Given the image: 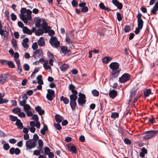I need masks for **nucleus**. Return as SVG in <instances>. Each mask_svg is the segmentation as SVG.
I'll use <instances>...</instances> for the list:
<instances>
[{"label": "nucleus", "instance_id": "f257e3e1", "mask_svg": "<svg viewBox=\"0 0 158 158\" xmlns=\"http://www.w3.org/2000/svg\"><path fill=\"white\" fill-rule=\"evenodd\" d=\"M20 19L25 23L27 24L28 21H30L32 19L31 15L32 11L29 9L27 10L25 8H22L20 10Z\"/></svg>", "mask_w": 158, "mask_h": 158}, {"label": "nucleus", "instance_id": "f03ea898", "mask_svg": "<svg viewBox=\"0 0 158 158\" xmlns=\"http://www.w3.org/2000/svg\"><path fill=\"white\" fill-rule=\"evenodd\" d=\"M119 65L116 62L111 63L109 65L110 68L111 69V75L110 79L113 80V78H115L118 77L121 70L119 69Z\"/></svg>", "mask_w": 158, "mask_h": 158}, {"label": "nucleus", "instance_id": "7ed1b4c3", "mask_svg": "<svg viewBox=\"0 0 158 158\" xmlns=\"http://www.w3.org/2000/svg\"><path fill=\"white\" fill-rule=\"evenodd\" d=\"M158 131H145L144 134H145L143 136V138L146 140L151 139L155 137L157 135Z\"/></svg>", "mask_w": 158, "mask_h": 158}, {"label": "nucleus", "instance_id": "20e7f679", "mask_svg": "<svg viewBox=\"0 0 158 158\" xmlns=\"http://www.w3.org/2000/svg\"><path fill=\"white\" fill-rule=\"evenodd\" d=\"M130 77L131 75L130 74L127 73H124L119 78V81L122 83H124L129 81Z\"/></svg>", "mask_w": 158, "mask_h": 158}, {"label": "nucleus", "instance_id": "39448f33", "mask_svg": "<svg viewBox=\"0 0 158 158\" xmlns=\"http://www.w3.org/2000/svg\"><path fill=\"white\" fill-rule=\"evenodd\" d=\"M57 40V38L56 36H54L51 38L49 42L52 47L57 48L60 46V42Z\"/></svg>", "mask_w": 158, "mask_h": 158}, {"label": "nucleus", "instance_id": "423d86ee", "mask_svg": "<svg viewBox=\"0 0 158 158\" xmlns=\"http://www.w3.org/2000/svg\"><path fill=\"white\" fill-rule=\"evenodd\" d=\"M26 145L27 148L31 149L36 146V142L30 139L26 141Z\"/></svg>", "mask_w": 158, "mask_h": 158}, {"label": "nucleus", "instance_id": "0eeeda50", "mask_svg": "<svg viewBox=\"0 0 158 158\" xmlns=\"http://www.w3.org/2000/svg\"><path fill=\"white\" fill-rule=\"evenodd\" d=\"M142 15L141 14L139 13L137 14V26L138 27L143 28V21L142 19Z\"/></svg>", "mask_w": 158, "mask_h": 158}, {"label": "nucleus", "instance_id": "6e6552de", "mask_svg": "<svg viewBox=\"0 0 158 158\" xmlns=\"http://www.w3.org/2000/svg\"><path fill=\"white\" fill-rule=\"evenodd\" d=\"M47 92L46 98L48 100L51 101L52 100L53 98L55 97V92L54 90L51 89H48Z\"/></svg>", "mask_w": 158, "mask_h": 158}, {"label": "nucleus", "instance_id": "1a4fd4ad", "mask_svg": "<svg viewBox=\"0 0 158 158\" xmlns=\"http://www.w3.org/2000/svg\"><path fill=\"white\" fill-rule=\"evenodd\" d=\"M9 118L11 121H16L15 123V124L17 126L18 128L19 129L20 128V119H18L16 116H13L11 115L9 116Z\"/></svg>", "mask_w": 158, "mask_h": 158}, {"label": "nucleus", "instance_id": "9d476101", "mask_svg": "<svg viewBox=\"0 0 158 158\" xmlns=\"http://www.w3.org/2000/svg\"><path fill=\"white\" fill-rule=\"evenodd\" d=\"M60 51L65 56H68L71 53L70 50H68L67 47L64 46L61 47Z\"/></svg>", "mask_w": 158, "mask_h": 158}, {"label": "nucleus", "instance_id": "9b49d317", "mask_svg": "<svg viewBox=\"0 0 158 158\" xmlns=\"http://www.w3.org/2000/svg\"><path fill=\"white\" fill-rule=\"evenodd\" d=\"M43 54L42 50L41 49H37L34 52L33 56L36 59V57L38 58L40 56H42Z\"/></svg>", "mask_w": 158, "mask_h": 158}, {"label": "nucleus", "instance_id": "f8f14e48", "mask_svg": "<svg viewBox=\"0 0 158 158\" xmlns=\"http://www.w3.org/2000/svg\"><path fill=\"white\" fill-rule=\"evenodd\" d=\"M69 90L71 91L73 94L72 95H77V92L75 90V87L74 85L72 84H69Z\"/></svg>", "mask_w": 158, "mask_h": 158}, {"label": "nucleus", "instance_id": "ddd939ff", "mask_svg": "<svg viewBox=\"0 0 158 158\" xmlns=\"http://www.w3.org/2000/svg\"><path fill=\"white\" fill-rule=\"evenodd\" d=\"M9 152L11 155L15 154L16 155H18L20 153V150L18 148L15 149L14 148H12L10 149Z\"/></svg>", "mask_w": 158, "mask_h": 158}, {"label": "nucleus", "instance_id": "4468645a", "mask_svg": "<svg viewBox=\"0 0 158 158\" xmlns=\"http://www.w3.org/2000/svg\"><path fill=\"white\" fill-rule=\"evenodd\" d=\"M109 96L112 99H114L117 95V92L115 89L111 90L109 93Z\"/></svg>", "mask_w": 158, "mask_h": 158}, {"label": "nucleus", "instance_id": "2eb2a0df", "mask_svg": "<svg viewBox=\"0 0 158 158\" xmlns=\"http://www.w3.org/2000/svg\"><path fill=\"white\" fill-rule=\"evenodd\" d=\"M8 75L5 74L0 76V83H3L8 78Z\"/></svg>", "mask_w": 158, "mask_h": 158}, {"label": "nucleus", "instance_id": "dca6fc26", "mask_svg": "<svg viewBox=\"0 0 158 158\" xmlns=\"http://www.w3.org/2000/svg\"><path fill=\"white\" fill-rule=\"evenodd\" d=\"M35 110L40 115H42L44 114V110L42 109L39 106H37L35 107Z\"/></svg>", "mask_w": 158, "mask_h": 158}, {"label": "nucleus", "instance_id": "f3484780", "mask_svg": "<svg viewBox=\"0 0 158 158\" xmlns=\"http://www.w3.org/2000/svg\"><path fill=\"white\" fill-rule=\"evenodd\" d=\"M47 25L48 24L47 23L44 22H43L42 26L43 29L44 30L45 33L48 32L47 28H48L49 30L50 28V26H48Z\"/></svg>", "mask_w": 158, "mask_h": 158}, {"label": "nucleus", "instance_id": "a211bd4d", "mask_svg": "<svg viewBox=\"0 0 158 158\" xmlns=\"http://www.w3.org/2000/svg\"><path fill=\"white\" fill-rule=\"evenodd\" d=\"M158 10V2H157L155 4L153 9L151 10V12L152 13L155 15L157 11Z\"/></svg>", "mask_w": 158, "mask_h": 158}, {"label": "nucleus", "instance_id": "6ab92c4d", "mask_svg": "<svg viewBox=\"0 0 158 158\" xmlns=\"http://www.w3.org/2000/svg\"><path fill=\"white\" fill-rule=\"evenodd\" d=\"M55 119L57 123H60L62 122L63 118L59 114H56L55 116Z\"/></svg>", "mask_w": 158, "mask_h": 158}, {"label": "nucleus", "instance_id": "aec40b11", "mask_svg": "<svg viewBox=\"0 0 158 158\" xmlns=\"http://www.w3.org/2000/svg\"><path fill=\"white\" fill-rule=\"evenodd\" d=\"M112 59V57L110 56H105L102 59V61L105 64L108 63Z\"/></svg>", "mask_w": 158, "mask_h": 158}, {"label": "nucleus", "instance_id": "412c9836", "mask_svg": "<svg viewBox=\"0 0 158 158\" xmlns=\"http://www.w3.org/2000/svg\"><path fill=\"white\" fill-rule=\"evenodd\" d=\"M11 42L12 46L15 50V51H17L18 49L17 47L16 41L14 38H12Z\"/></svg>", "mask_w": 158, "mask_h": 158}, {"label": "nucleus", "instance_id": "4be33fe9", "mask_svg": "<svg viewBox=\"0 0 158 158\" xmlns=\"http://www.w3.org/2000/svg\"><path fill=\"white\" fill-rule=\"evenodd\" d=\"M23 31L25 34L26 33L29 35L32 34V31L26 27H23Z\"/></svg>", "mask_w": 158, "mask_h": 158}, {"label": "nucleus", "instance_id": "5701e85b", "mask_svg": "<svg viewBox=\"0 0 158 158\" xmlns=\"http://www.w3.org/2000/svg\"><path fill=\"white\" fill-rule=\"evenodd\" d=\"M38 146L37 147V149L40 150H42L43 145V142L42 140L41 139H39L38 140Z\"/></svg>", "mask_w": 158, "mask_h": 158}, {"label": "nucleus", "instance_id": "b1692460", "mask_svg": "<svg viewBox=\"0 0 158 158\" xmlns=\"http://www.w3.org/2000/svg\"><path fill=\"white\" fill-rule=\"evenodd\" d=\"M69 68L68 65L67 64H64L60 66V68L61 71H66Z\"/></svg>", "mask_w": 158, "mask_h": 158}, {"label": "nucleus", "instance_id": "393cba45", "mask_svg": "<svg viewBox=\"0 0 158 158\" xmlns=\"http://www.w3.org/2000/svg\"><path fill=\"white\" fill-rule=\"evenodd\" d=\"M48 129L47 126L46 125H44V127L43 129H42L40 131V133L43 135H44L45 134V132L46 131H48Z\"/></svg>", "mask_w": 158, "mask_h": 158}, {"label": "nucleus", "instance_id": "a878e982", "mask_svg": "<svg viewBox=\"0 0 158 158\" xmlns=\"http://www.w3.org/2000/svg\"><path fill=\"white\" fill-rule=\"evenodd\" d=\"M60 100L63 102L65 104H67L69 102V99L66 97H64L63 96H61L60 98Z\"/></svg>", "mask_w": 158, "mask_h": 158}, {"label": "nucleus", "instance_id": "bb28decb", "mask_svg": "<svg viewBox=\"0 0 158 158\" xmlns=\"http://www.w3.org/2000/svg\"><path fill=\"white\" fill-rule=\"evenodd\" d=\"M38 44L40 46H42L45 44V42L43 38L41 37L38 41Z\"/></svg>", "mask_w": 158, "mask_h": 158}, {"label": "nucleus", "instance_id": "cd10ccee", "mask_svg": "<svg viewBox=\"0 0 158 158\" xmlns=\"http://www.w3.org/2000/svg\"><path fill=\"white\" fill-rule=\"evenodd\" d=\"M42 76L41 75H39L37 77L38 83L40 85H43V82L42 80Z\"/></svg>", "mask_w": 158, "mask_h": 158}, {"label": "nucleus", "instance_id": "c85d7f7f", "mask_svg": "<svg viewBox=\"0 0 158 158\" xmlns=\"http://www.w3.org/2000/svg\"><path fill=\"white\" fill-rule=\"evenodd\" d=\"M77 102L80 106H82L85 103L86 100L85 99H80V98H78Z\"/></svg>", "mask_w": 158, "mask_h": 158}, {"label": "nucleus", "instance_id": "c756f323", "mask_svg": "<svg viewBox=\"0 0 158 158\" xmlns=\"http://www.w3.org/2000/svg\"><path fill=\"white\" fill-rule=\"evenodd\" d=\"M151 92V90L150 89H147L144 92V95L145 97H148Z\"/></svg>", "mask_w": 158, "mask_h": 158}, {"label": "nucleus", "instance_id": "7c9ffc66", "mask_svg": "<svg viewBox=\"0 0 158 158\" xmlns=\"http://www.w3.org/2000/svg\"><path fill=\"white\" fill-rule=\"evenodd\" d=\"M70 104L73 110H75L76 106V101H70Z\"/></svg>", "mask_w": 158, "mask_h": 158}, {"label": "nucleus", "instance_id": "2f4dec72", "mask_svg": "<svg viewBox=\"0 0 158 158\" xmlns=\"http://www.w3.org/2000/svg\"><path fill=\"white\" fill-rule=\"evenodd\" d=\"M70 101H76L77 97V95H71L70 96Z\"/></svg>", "mask_w": 158, "mask_h": 158}, {"label": "nucleus", "instance_id": "473e14b6", "mask_svg": "<svg viewBox=\"0 0 158 158\" xmlns=\"http://www.w3.org/2000/svg\"><path fill=\"white\" fill-rule=\"evenodd\" d=\"M7 65L9 68H13L15 67V65L13 62L11 61H8Z\"/></svg>", "mask_w": 158, "mask_h": 158}, {"label": "nucleus", "instance_id": "72a5a7b5", "mask_svg": "<svg viewBox=\"0 0 158 158\" xmlns=\"http://www.w3.org/2000/svg\"><path fill=\"white\" fill-rule=\"evenodd\" d=\"M136 91H132L130 93V98L129 100V102H130L131 101L132 98L134 96L135 94Z\"/></svg>", "mask_w": 158, "mask_h": 158}, {"label": "nucleus", "instance_id": "f704fd0d", "mask_svg": "<svg viewBox=\"0 0 158 158\" xmlns=\"http://www.w3.org/2000/svg\"><path fill=\"white\" fill-rule=\"evenodd\" d=\"M70 151L72 152L73 153H76L77 152V149L75 146H72L70 148Z\"/></svg>", "mask_w": 158, "mask_h": 158}, {"label": "nucleus", "instance_id": "c9c22d12", "mask_svg": "<svg viewBox=\"0 0 158 158\" xmlns=\"http://www.w3.org/2000/svg\"><path fill=\"white\" fill-rule=\"evenodd\" d=\"M123 141L126 144L130 145L131 143V140L127 138H124L123 139Z\"/></svg>", "mask_w": 158, "mask_h": 158}, {"label": "nucleus", "instance_id": "e433bc0d", "mask_svg": "<svg viewBox=\"0 0 158 158\" xmlns=\"http://www.w3.org/2000/svg\"><path fill=\"white\" fill-rule=\"evenodd\" d=\"M92 94L94 96L97 97L99 95V92L96 89H94L92 91Z\"/></svg>", "mask_w": 158, "mask_h": 158}, {"label": "nucleus", "instance_id": "4c0bfd02", "mask_svg": "<svg viewBox=\"0 0 158 158\" xmlns=\"http://www.w3.org/2000/svg\"><path fill=\"white\" fill-rule=\"evenodd\" d=\"M43 33L44 32L43 30L41 29H39L36 32L35 34L36 35L39 36L42 35L43 34Z\"/></svg>", "mask_w": 158, "mask_h": 158}, {"label": "nucleus", "instance_id": "58836bf2", "mask_svg": "<svg viewBox=\"0 0 158 158\" xmlns=\"http://www.w3.org/2000/svg\"><path fill=\"white\" fill-rule=\"evenodd\" d=\"M23 107L25 112L31 110V107L28 104H27L23 106Z\"/></svg>", "mask_w": 158, "mask_h": 158}, {"label": "nucleus", "instance_id": "ea45409f", "mask_svg": "<svg viewBox=\"0 0 158 158\" xmlns=\"http://www.w3.org/2000/svg\"><path fill=\"white\" fill-rule=\"evenodd\" d=\"M13 112L15 113H18V115L19 116H20V108L17 107L14 109H13Z\"/></svg>", "mask_w": 158, "mask_h": 158}, {"label": "nucleus", "instance_id": "a19ab883", "mask_svg": "<svg viewBox=\"0 0 158 158\" xmlns=\"http://www.w3.org/2000/svg\"><path fill=\"white\" fill-rule=\"evenodd\" d=\"M41 20L40 19H37L36 23H35V26L38 28H39L41 27L40 24Z\"/></svg>", "mask_w": 158, "mask_h": 158}, {"label": "nucleus", "instance_id": "79ce46f5", "mask_svg": "<svg viewBox=\"0 0 158 158\" xmlns=\"http://www.w3.org/2000/svg\"><path fill=\"white\" fill-rule=\"evenodd\" d=\"M118 116L119 114L118 113L116 112H113L112 113L111 117L112 118H118Z\"/></svg>", "mask_w": 158, "mask_h": 158}, {"label": "nucleus", "instance_id": "37998d69", "mask_svg": "<svg viewBox=\"0 0 158 158\" xmlns=\"http://www.w3.org/2000/svg\"><path fill=\"white\" fill-rule=\"evenodd\" d=\"M65 40L66 42L69 43H72L73 42V40L70 37V36H69V35H66Z\"/></svg>", "mask_w": 158, "mask_h": 158}, {"label": "nucleus", "instance_id": "c03bdc74", "mask_svg": "<svg viewBox=\"0 0 158 158\" xmlns=\"http://www.w3.org/2000/svg\"><path fill=\"white\" fill-rule=\"evenodd\" d=\"M44 151L45 154L48 155L50 152V149L48 147H46L44 148Z\"/></svg>", "mask_w": 158, "mask_h": 158}, {"label": "nucleus", "instance_id": "a18cd8bd", "mask_svg": "<svg viewBox=\"0 0 158 158\" xmlns=\"http://www.w3.org/2000/svg\"><path fill=\"white\" fill-rule=\"evenodd\" d=\"M131 30V27L129 25L126 26L124 28V31L126 33L130 31Z\"/></svg>", "mask_w": 158, "mask_h": 158}, {"label": "nucleus", "instance_id": "49530a36", "mask_svg": "<svg viewBox=\"0 0 158 158\" xmlns=\"http://www.w3.org/2000/svg\"><path fill=\"white\" fill-rule=\"evenodd\" d=\"M38 46L37 43L35 42L33 44L32 46V48L34 50H35L38 48Z\"/></svg>", "mask_w": 158, "mask_h": 158}, {"label": "nucleus", "instance_id": "de8ad7c7", "mask_svg": "<svg viewBox=\"0 0 158 158\" xmlns=\"http://www.w3.org/2000/svg\"><path fill=\"white\" fill-rule=\"evenodd\" d=\"M59 123H54V127L58 130H60L61 129V127L60 125L59 124Z\"/></svg>", "mask_w": 158, "mask_h": 158}, {"label": "nucleus", "instance_id": "09e8293b", "mask_svg": "<svg viewBox=\"0 0 158 158\" xmlns=\"http://www.w3.org/2000/svg\"><path fill=\"white\" fill-rule=\"evenodd\" d=\"M24 69L26 71H28L30 69L29 66L27 64H25L23 66Z\"/></svg>", "mask_w": 158, "mask_h": 158}, {"label": "nucleus", "instance_id": "8fccbe9b", "mask_svg": "<svg viewBox=\"0 0 158 158\" xmlns=\"http://www.w3.org/2000/svg\"><path fill=\"white\" fill-rule=\"evenodd\" d=\"M42 151V150H35L33 152V154L34 155H35V156H37L38 155H40V152H41Z\"/></svg>", "mask_w": 158, "mask_h": 158}, {"label": "nucleus", "instance_id": "3c124183", "mask_svg": "<svg viewBox=\"0 0 158 158\" xmlns=\"http://www.w3.org/2000/svg\"><path fill=\"white\" fill-rule=\"evenodd\" d=\"M72 4L74 7H76L77 6L78 4L76 0H73L72 1Z\"/></svg>", "mask_w": 158, "mask_h": 158}, {"label": "nucleus", "instance_id": "603ef678", "mask_svg": "<svg viewBox=\"0 0 158 158\" xmlns=\"http://www.w3.org/2000/svg\"><path fill=\"white\" fill-rule=\"evenodd\" d=\"M117 16V19L118 21H121L122 19V17L120 13L119 12H117L116 13Z\"/></svg>", "mask_w": 158, "mask_h": 158}, {"label": "nucleus", "instance_id": "864d4df0", "mask_svg": "<svg viewBox=\"0 0 158 158\" xmlns=\"http://www.w3.org/2000/svg\"><path fill=\"white\" fill-rule=\"evenodd\" d=\"M79 98H80V99H85L86 97L85 95L81 93H79Z\"/></svg>", "mask_w": 158, "mask_h": 158}, {"label": "nucleus", "instance_id": "5fc2aeb1", "mask_svg": "<svg viewBox=\"0 0 158 158\" xmlns=\"http://www.w3.org/2000/svg\"><path fill=\"white\" fill-rule=\"evenodd\" d=\"M142 28L139 27H138L137 28H136L134 31L136 35L138 34L140 32V31L142 29Z\"/></svg>", "mask_w": 158, "mask_h": 158}, {"label": "nucleus", "instance_id": "6e6d98bb", "mask_svg": "<svg viewBox=\"0 0 158 158\" xmlns=\"http://www.w3.org/2000/svg\"><path fill=\"white\" fill-rule=\"evenodd\" d=\"M3 148L6 150H8L10 148L9 145L8 143H6L3 145Z\"/></svg>", "mask_w": 158, "mask_h": 158}, {"label": "nucleus", "instance_id": "4d7b16f0", "mask_svg": "<svg viewBox=\"0 0 158 158\" xmlns=\"http://www.w3.org/2000/svg\"><path fill=\"white\" fill-rule=\"evenodd\" d=\"M115 6H116L118 9H121L123 8V5L121 3L119 2L118 3V4H117Z\"/></svg>", "mask_w": 158, "mask_h": 158}, {"label": "nucleus", "instance_id": "13d9d810", "mask_svg": "<svg viewBox=\"0 0 158 158\" xmlns=\"http://www.w3.org/2000/svg\"><path fill=\"white\" fill-rule=\"evenodd\" d=\"M8 102V100L4 99L2 98H0V104H1L6 103Z\"/></svg>", "mask_w": 158, "mask_h": 158}, {"label": "nucleus", "instance_id": "bf43d9fd", "mask_svg": "<svg viewBox=\"0 0 158 158\" xmlns=\"http://www.w3.org/2000/svg\"><path fill=\"white\" fill-rule=\"evenodd\" d=\"M88 10V7L86 6H85L83 8H82L81 9V11L83 13H85L87 12Z\"/></svg>", "mask_w": 158, "mask_h": 158}, {"label": "nucleus", "instance_id": "052dcab7", "mask_svg": "<svg viewBox=\"0 0 158 158\" xmlns=\"http://www.w3.org/2000/svg\"><path fill=\"white\" fill-rule=\"evenodd\" d=\"M32 119L35 122L38 121L39 119L38 116L35 114L32 115Z\"/></svg>", "mask_w": 158, "mask_h": 158}, {"label": "nucleus", "instance_id": "680f3d73", "mask_svg": "<svg viewBox=\"0 0 158 158\" xmlns=\"http://www.w3.org/2000/svg\"><path fill=\"white\" fill-rule=\"evenodd\" d=\"M8 62V61L4 60H2L0 61L2 64L5 65H7Z\"/></svg>", "mask_w": 158, "mask_h": 158}, {"label": "nucleus", "instance_id": "e2e57ef3", "mask_svg": "<svg viewBox=\"0 0 158 158\" xmlns=\"http://www.w3.org/2000/svg\"><path fill=\"white\" fill-rule=\"evenodd\" d=\"M38 138H39V136H38L37 135V134H35L33 135V139H33V140H34V141H35L36 142L37 140L38 139Z\"/></svg>", "mask_w": 158, "mask_h": 158}, {"label": "nucleus", "instance_id": "0e129e2a", "mask_svg": "<svg viewBox=\"0 0 158 158\" xmlns=\"http://www.w3.org/2000/svg\"><path fill=\"white\" fill-rule=\"evenodd\" d=\"M11 18L12 20L13 21L15 20L17 18L16 15H14L13 13H12L11 15Z\"/></svg>", "mask_w": 158, "mask_h": 158}, {"label": "nucleus", "instance_id": "69168bd1", "mask_svg": "<svg viewBox=\"0 0 158 158\" xmlns=\"http://www.w3.org/2000/svg\"><path fill=\"white\" fill-rule=\"evenodd\" d=\"M25 112L26 113L27 116L28 117H31L33 115L31 111L28 110L26 111Z\"/></svg>", "mask_w": 158, "mask_h": 158}, {"label": "nucleus", "instance_id": "338daca9", "mask_svg": "<svg viewBox=\"0 0 158 158\" xmlns=\"http://www.w3.org/2000/svg\"><path fill=\"white\" fill-rule=\"evenodd\" d=\"M54 34H55V32L52 30H50L48 32V34H49V35L50 36H51L53 35H54Z\"/></svg>", "mask_w": 158, "mask_h": 158}, {"label": "nucleus", "instance_id": "774afa93", "mask_svg": "<svg viewBox=\"0 0 158 158\" xmlns=\"http://www.w3.org/2000/svg\"><path fill=\"white\" fill-rule=\"evenodd\" d=\"M26 100H23L22 101H20V106H23L27 104Z\"/></svg>", "mask_w": 158, "mask_h": 158}]
</instances>
